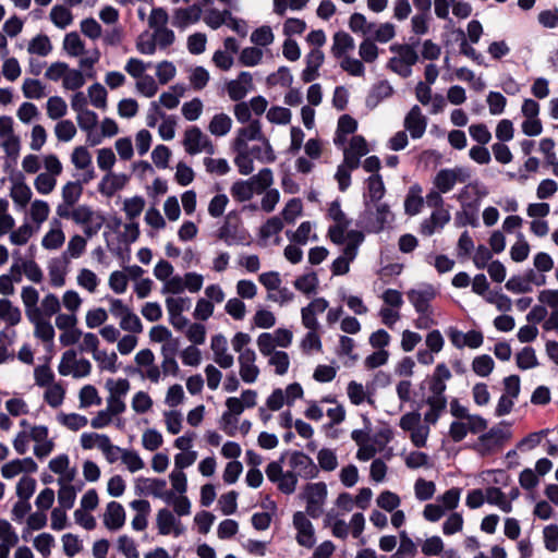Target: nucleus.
<instances>
[{"mask_svg":"<svg viewBox=\"0 0 558 558\" xmlns=\"http://www.w3.org/2000/svg\"><path fill=\"white\" fill-rule=\"evenodd\" d=\"M447 405H428V410L422 416L420 412L413 411L403 414L400 417L399 426L402 430L409 433V437L413 446L423 448L427 444L430 433V425H435Z\"/></svg>","mask_w":558,"mask_h":558,"instance_id":"f257e3e1","label":"nucleus"},{"mask_svg":"<svg viewBox=\"0 0 558 558\" xmlns=\"http://www.w3.org/2000/svg\"><path fill=\"white\" fill-rule=\"evenodd\" d=\"M265 135L262 131L259 120H252L247 125L238 129L232 141L231 147L235 151L234 163L243 170H250L248 160L246 159V147L250 142H258Z\"/></svg>","mask_w":558,"mask_h":558,"instance_id":"f03ea898","label":"nucleus"},{"mask_svg":"<svg viewBox=\"0 0 558 558\" xmlns=\"http://www.w3.org/2000/svg\"><path fill=\"white\" fill-rule=\"evenodd\" d=\"M511 438L510 424L502 422L482 434L471 448L481 457H487L497 452Z\"/></svg>","mask_w":558,"mask_h":558,"instance_id":"7ed1b4c3","label":"nucleus"},{"mask_svg":"<svg viewBox=\"0 0 558 558\" xmlns=\"http://www.w3.org/2000/svg\"><path fill=\"white\" fill-rule=\"evenodd\" d=\"M363 241L364 234L362 231L351 230L347 233L342 252L330 266L332 276H343L350 271V265L356 258L359 247Z\"/></svg>","mask_w":558,"mask_h":558,"instance_id":"20e7f679","label":"nucleus"},{"mask_svg":"<svg viewBox=\"0 0 558 558\" xmlns=\"http://www.w3.org/2000/svg\"><path fill=\"white\" fill-rule=\"evenodd\" d=\"M395 216L385 203L372 206L365 202V211L360 218V225L367 232L378 233L393 222Z\"/></svg>","mask_w":558,"mask_h":558,"instance_id":"39448f33","label":"nucleus"},{"mask_svg":"<svg viewBox=\"0 0 558 558\" xmlns=\"http://www.w3.org/2000/svg\"><path fill=\"white\" fill-rule=\"evenodd\" d=\"M45 171L37 174L34 180V186L38 194L49 195L57 186L58 177L63 171L60 159L54 154H48L43 157Z\"/></svg>","mask_w":558,"mask_h":558,"instance_id":"423d86ee","label":"nucleus"},{"mask_svg":"<svg viewBox=\"0 0 558 558\" xmlns=\"http://www.w3.org/2000/svg\"><path fill=\"white\" fill-rule=\"evenodd\" d=\"M169 15L162 8H154L148 16V26L156 41L158 49H167L174 40L175 35L172 29L168 27Z\"/></svg>","mask_w":558,"mask_h":558,"instance_id":"0eeeda50","label":"nucleus"},{"mask_svg":"<svg viewBox=\"0 0 558 558\" xmlns=\"http://www.w3.org/2000/svg\"><path fill=\"white\" fill-rule=\"evenodd\" d=\"M393 56L388 61V68L402 77L412 74V66L418 61L416 50L407 44H395L390 46Z\"/></svg>","mask_w":558,"mask_h":558,"instance_id":"6e6552de","label":"nucleus"},{"mask_svg":"<svg viewBox=\"0 0 558 558\" xmlns=\"http://www.w3.org/2000/svg\"><path fill=\"white\" fill-rule=\"evenodd\" d=\"M327 496L328 488L324 482L306 484L301 494L305 501V513L313 519L319 518L324 513Z\"/></svg>","mask_w":558,"mask_h":558,"instance_id":"1a4fd4ad","label":"nucleus"},{"mask_svg":"<svg viewBox=\"0 0 558 558\" xmlns=\"http://www.w3.org/2000/svg\"><path fill=\"white\" fill-rule=\"evenodd\" d=\"M58 372L61 376L84 378L90 374L92 363L87 359L78 357L74 350H68L61 355Z\"/></svg>","mask_w":558,"mask_h":558,"instance_id":"9d476101","label":"nucleus"},{"mask_svg":"<svg viewBox=\"0 0 558 558\" xmlns=\"http://www.w3.org/2000/svg\"><path fill=\"white\" fill-rule=\"evenodd\" d=\"M73 221L83 227L87 238H92L102 228L105 217L100 211H96L87 205H80L74 208Z\"/></svg>","mask_w":558,"mask_h":558,"instance_id":"9b49d317","label":"nucleus"},{"mask_svg":"<svg viewBox=\"0 0 558 558\" xmlns=\"http://www.w3.org/2000/svg\"><path fill=\"white\" fill-rule=\"evenodd\" d=\"M293 340V333L287 328H278L272 332H263L257 337L256 344L260 354L276 352V348H289Z\"/></svg>","mask_w":558,"mask_h":558,"instance_id":"f8f14e48","label":"nucleus"},{"mask_svg":"<svg viewBox=\"0 0 558 558\" xmlns=\"http://www.w3.org/2000/svg\"><path fill=\"white\" fill-rule=\"evenodd\" d=\"M328 217L332 220V225L328 228V236L330 241L337 245L343 244L347 233L350 231L351 221L342 211L338 202H332L328 208Z\"/></svg>","mask_w":558,"mask_h":558,"instance_id":"ddd939ff","label":"nucleus"},{"mask_svg":"<svg viewBox=\"0 0 558 558\" xmlns=\"http://www.w3.org/2000/svg\"><path fill=\"white\" fill-rule=\"evenodd\" d=\"M183 147L186 154L194 156L202 153L213 155L215 146L210 138L197 126H190L184 132Z\"/></svg>","mask_w":558,"mask_h":558,"instance_id":"4468645a","label":"nucleus"},{"mask_svg":"<svg viewBox=\"0 0 558 558\" xmlns=\"http://www.w3.org/2000/svg\"><path fill=\"white\" fill-rule=\"evenodd\" d=\"M304 390L299 383H292L286 389L277 388L272 390L266 399V408L270 411H279L284 404L292 405L295 400L303 398Z\"/></svg>","mask_w":558,"mask_h":558,"instance_id":"2eb2a0df","label":"nucleus"},{"mask_svg":"<svg viewBox=\"0 0 558 558\" xmlns=\"http://www.w3.org/2000/svg\"><path fill=\"white\" fill-rule=\"evenodd\" d=\"M267 478L277 484L278 489L287 495L295 492L298 485V477L291 471L284 472L281 461L270 462L265 470Z\"/></svg>","mask_w":558,"mask_h":558,"instance_id":"dca6fc26","label":"nucleus"},{"mask_svg":"<svg viewBox=\"0 0 558 558\" xmlns=\"http://www.w3.org/2000/svg\"><path fill=\"white\" fill-rule=\"evenodd\" d=\"M259 144L246 147V159L248 160L250 170H243L238 167V170L243 175H248L254 171V160L260 163H271L276 160V154L268 138L264 137L258 141Z\"/></svg>","mask_w":558,"mask_h":558,"instance_id":"f3484780","label":"nucleus"},{"mask_svg":"<svg viewBox=\"0 0 558 558\" xmlns=\"http://www.w3.org/2000/svg\"><path fill=\"white\" fill-rule=\"evenodd\" d=\"M292 526L295 531L298 545L305 548H313L316 544V534L308 515L303 511H296L292 517Z\"/></svg>","mask_w":558,"mask_h":558,"instance_id":"a211bd4d","label":"nucleus"},{"mask_svg":"<svg viewBox=\"0 0 558 558\" xmlns=\"http://www.w3.org/2000/svg\"><path fill=\"white\" fill-rule=\"evenodd\" d=\"M134 490L138 496L151 495L165 502L171 501V492L167 489V483L162 478L140 476L134 482Z\"/></svg>","mask_w":558,"mask_h":558,"instance_id":"6ab92c4d","label":"nucleus"},{"mask_svg":"<svg viewBox=\"0 0 558 558\" xmlns=\"http://www.w3.org/2000/svg\"><path fill=\"white\" fill-rule=\"evenodd\" d=\"M470 179V172L462 167L441 169L434 179V185L440 193L450 192L457 183H464Z\"/></svg>","mask_w":558,"mask_h":558,"instance_id":"aec40b11","label":"nucleus"},{"mask_svg":"<svg viewBox=\"0 0 558 558\" xmlns=\"http://www.w3.org/2000/svg\"><path fill=\"white\" fill-rule=\"evenodd\" d=\"M156 527L158 533L163 536L173 535L178 537L185 532V526L182 524L179 517L168 508H161L157 511Z\"/></svg>","mask_w":558,"mask_h":558,"instance_id":"412c9836","label":"nucleus"},{"mask_svg":"<svg viewBox=\"0 0 558 558\" xmlns=\"http://www.w3.org/2000/svg\"><path fill=\"white\" fill-rule=\"evenodd\" d=\"M283 229V220L278 216L268 218L258 230L259 245L264 247L278 246L282 242L280 235Z\"/></svg>","mask_w":558,"mask_h":558,"instance_id":"4be33fe9","label":"nucleus"},{"mask_svg":"<svg viewBox=\"0 0 558 558\" xmlns=\"http://www.w3.org/2000/svg\"><path fill=\"white\" fill-rule=\"evenodd\" d=\"M436 295L437 291L435 287L429 283L420 284L407 292L408 300L416 313L433 311L430 303Z\"/></svg>","mask_w":558,"mask_h":558,"instance_id":"5701e85b","label":"nucleus"},{"mask_svg":"<svg viewBox=\"0 0 558 558\" xmlns=\"http://www.w3.org/2000/svg\"><path fill=\"white\" fill-rule=\"evenodd\" d=\"M71 162L74 168L81 173L78 174L80 181L88 183L95 178V170L93 167L92 154L85 146H76L71 153Z\"/></svg>","mask_w":558,"mask_h":558,"instance_id":"b1692460","label":"nucleus"},{"mask_svg":"<svg viewBox=\"0 0 558 558\" xmlns=\"http://www.w3.org/2000/svg\"><path fill=\"white\" fill-rule=\"evenodd\" d=\"M288 463L290 471L305 480L315 478L318 475V468L311 457L301 451H293L289 458Z\"/></svg>","mask_w":558,"mask_h":558,"instance_id":"393cba45","label":"nucleus"},{"mask_svg":"<svg viewBox=\"0 0 558 558\" xmlns=\"http://www.w3.org/2000/svg\"><path fill=\"white\" fill-rule=\"evenodd\" d=\"M31 440L35 442L34 445V454L38 459H44L48 457L53 448L54 441L49 438V429L45 425H35L29 429Z\"/></svg>","mask_w":558,"mask_h":558,"instance_id":"a878e982","label":"nucleus"},{"mask_svg":"<svg viewBox=\"0 0 558 558\" xmlns=\"http://www.w3.org/2000/svg\"><path fill=\"white\" fill-rule=\"evenodd\" d=\"M65 243V233L62 228V222L53 218L49 222L48 230L41 238L40 245L44 250L49 252L59 251Z\"/></svg>","mask_w":558,"mask_h":558,"instance_id":"bb28decb","label":"nucleus"},{"mask_svg":"<svg viewBox=\"0 0 558 558\" xmlns=\"http://www.w3.org/2000/svg\"><path fill=\"white\" fill-rule=\"evenodd\" d=\"M329 306L325 298H315L306 306L301 308L302 325L306 329H318L317 315L323 314Z\"/></svg>","mask_w":558,"mask_h":558,"instance_id":"cd10ccee","label":"nucleus"},{"mask_svg":"<svg viewBox=\"0 0 558 558\" xmlns=\"http://www.w3.org/2000/svg\"><path fill=\"white\" fill-rule=\"evenodd\" d=\"M210 349L215 363L221 368L228 369L233 366L234 357L229 352L228 340L223 335L218 333L211 337Z\"/></svg>","mask_w":558,"mask_h":558,"instance_id":"c85d7f7f","label":"nucleus"},{"mask_svg":"<svg viewBox=\"0 0 558 558\" xmlns=\"http://www.w3.org/2000/svg\"><path fill=\"white\" fill-rule=\"evenodd\" d=\"M37 470V463L33 458L27 457L23 459H14L4 463L1 468V475L7 480H11L21 474L26 476L27 474L36 473Z\"/></svg>","mask_w":558,"mask_h":558,"instance_id":"c756f323","label":"nucleus"},{"mask_svg":"<svg viewBox=\"0 0 558 558\" xmlns=\"http://www.w3.org/2000/svg\"><path fill=\"white\" fill-rule=\"evenodd\" d=\"M226 89L231 100L239 101L243 99L254 89L252 74L245 71L241 72L236 78L227 83Z\"/></svg>","mask_w":558,"mask_h":558,"instance_id":"7c9ffc66","label":"nucleus"},{"mask_svg":"<svg viewBox=\"0 0 558 558\" xmlns=\"http://www.w3.org/2000/svg\"><path fill=\"white\" fill-rule=\"evenodd\" d=\"M125 510L118 501H110L107 504L105 512L102 513V523L109 531H119L125 524Z\"/></svg>","mask_w":558,"mask_h":558,"instance_id":"2f4dec72","label":"nucleus"},{"mask_svg":"<svg viewBox=\"0 0 558 558\" xmlns=\"http://www.w3.org/2000/svg\"><path fill=\"white\" fill-rule=\"evenodd\" d=\"M451 219V215L446 208L435 209L432 215L421 223L420 231L425 236H430L440 231Z\"/></svg>","mask_w":558,"mask_h":558,"instance_id":"473e14b6","label":"nucleus"},{"mask_svg":"<svg viewBox=\"0 0 558 558\" xmlns=\"http://www.w3.org/2000/svg\"><path fill=\"white\" fill-rule=\"evenodd\" d=\"M256 357L255 351H246L238 357L239 374L241 379L246 384H254L259 376Z\"/></svg>","mask_w":558,"mask_h":558,"instance_id":"72a5a7b5","label":"nucleus"},{"mask_svg":"<svg viewBox=\"0 0 558 558\" xmlns=\"http://www.w3.org/2000/svg\"><path fill=\"white\" fill-rule=\"evenodd\" d=\"M129 182L125 173L107 172L98 184V191L106 197H112L117 192L124 189Z\"/></svg>","mask_w":558,"mask_h":558,"instance_id":"f704fd0d","label":"nucleus"},{"mask_svg":"<svg viewBox=\"0 0 558 558\" xmlns=\"http://www.w3.org/2000/svg\"><path fill=\"white\" fill-rule=\"evenodd\" d=\"M49 470L58 475L57 483L73 482L76 476V470L70 466V458L62 453L49 461Z\"/></svg>","mask_w":558,"mask_h":558,"instance_id":"c9c22d12","label":"nucleus"},{"mask_svg":"<svg viewBox=\"0 0 558 558\" xmlns=\"http://www.w3.org/2000/svg\"><path fill=\"white\" fill-rule=\"evenodd\" d=\"M201 17L202 9L198 5L178 8L172 12V25L177 28L184 29L197 23Z\"/></svg>","mask_w":558,"mask_h":558,"instance_id":"e433bc0d","label":"nucleus"},{"mask_svg":"<svg viewBox=\"0 0 558 558\" xmlns=\"http://www.w3.org/2000/svg\"><path fill=\"white\" fill-rule=\"evenodd\" d=\"M367 153L368 147L365 138L361 135H355L351 138L349 147L344 149L343 159L351 168H357L360 166V158Z\"/></svg>","mask_w":558,"mask_h":558,"instance_id":"4c0bfd02","label":"nucleus"},{"mask_svg":"<svg viewBox=\"0 0 558 558\" xmlns=\"http://www.w3.org/2000/svg\"><path fill=\"white\" fill-rule=\"evenodd\" d=\"M34 326V336L44 343L51 344L56 337V330L50 320L39 314L27 317Z\"/></svg>","mask_w":558,"mask_h":558,"instance_id":"58836bf2","label":"nucleus"},{"mask_svg":"<svg viewBox=\"0 0 558 558\" xmlns=\"http://www.w3.org/2000/svg\"><path fill=\"white\" fill-rule=\"evenodd\" d=\"M404 126L412 138H421L427 126V120L418 106H413L404 120Z\"/></svg>","mask_w":558,"mask_h":558,"instance_id":"ea45409f","label":"nucleus"},{"mask_svg":"<svg viewBox=\"0 0 558 558\" xmlns=\"http://www.w3.org/2000/svg\"><path fill=\"white\" fill-rule=\"evenodd\" d=\"M324 52L317 48L312 49L305 57L306 66L302 72V80L306 83L315 81L319 76V68L324 63Z\"/></svg>","mask_w":558,"mask_h":558,"instance_id":"a19ab883","label":"nucleus"},{"mask_svg":"<svg viewBox=\"0 0 558 558\" xmlns=\"http://www.w3.org/2000/svg\"><path fill=\"white\" fill-rule=\"evenodd\" d=\"M9 194L17 209L26 208L33 197L32 189L23 179L12 182Z\"/></svg>","mask_w":558,"mask_h":558,"instance_id":"79ce46f5","label":"nucleus"},{"mask_svg":"<svg viewBox=\"0 0 558 558\" xmlns=\"http://www.w3.org/2000/svg\"><path fill=\"white\" fill-rule=\"evenodd\" d=\"M19 543V535L7 520L0 519V558H9L12 547Z\"/></svg>","mask_w":558,"mask_h":558,"instance_id":"37998d69","label":"nucleus"},{"mask_svg":"<svg viewBox=\"0 0 558 558\" xmlns=\"http://www.w3.org/2000/svg\"><path fill=\"white\" fill-rule=\"evenodd\" d=\"M178 343L173 342L171 345L166 343L161 347V365L160 368L162 371L163 376H173L177 377L180 372L179 364L174 357V351L177 349Z\"/></svg>","mask_w":558,"mask_h":558,"instance_id":"c03bdc74","label":"nucleus"},{"mask_svg":"<svg viewBox=\"0 0 558 558\" xmlns=\"http://www.w3.org/2000/svg\"><path fill=\"white\" fill-rule=\"evenodd\" d=\"M14 272H16L17 276H20V272H23L25 277L34 283L41 282L44 278V272L41 268L33 259L22 260L20 265L13 264L11 266V274L13 275Z\"/></svg>","mask_w":558,"mask_h":558,"instance_id":"a18cd8bd","label":"nucleus"},{"mask_svg":"<svg viewBox=\"0 0 558 558\" xmlns=\"http://www.w3.org/2000/svg\"><path fill=\"white\" fill-rule=\"evenodd\" d=\"M355 48L353 37L345 32H338L333 35L331 52L336 58L342 59Z\"/></svg>","mask_w":558,"mask_h":558,"instance_id":"49530a36","label":"nucleus"},{"mask_svg":"<svg viewBox=\"0 0 558 558\" xmlns=\"http://www.w3.org/2000/svg\"><path fill=\"white\" fill-rule=\"evenodd\" d=\"M347 396L350 402L354 405H360L364 402L373 403V393L366 386L355 380H351L348 384Z\"/></svg>","mask_w":558,"mask_h":558,"instance_id":"de8ad7c7","label":"nucleus"},{"mask_svg":"<svg viewBox=\"0 0 558 558\" xmlns=\"http://www.w3.org/2000/svg\"><path fill=\"white\" fill-rule=\"evenodd\" d=\"M21 300L24 305L26 317L39 314V292L32 286H25L21 290Z\"/></svg>","mask_w":558,"mask_h":558,"instance_id":"09e8293b","label":"nucleus"},{"mask_svg":"<svg viewBox=\"0 0 558 558\" xmlns=\"http://www.w3.org/2000/svg\"><path fill=\"white\" fill-rule=\"evenodd\" d=\"M423 205L424 198L422 197V187L414 184L409 189L404 199V211L410 216H415L422 210Z\"/></svg>","mask_w":558,"mask_h":558,"instance_id":"8fccbe9b","label":"nucleus"},{"mask_svg":"<svg viewBox=\"0 0 558 558\" xmlns=\"http://www.w3.org/2000/svg\"><path fill=\"white\" fill-rule=\"evenodd\" d=\"M57 484L59 486V490H58L59 506L58 507L65 508L69 510L72 509L75 504L76 494L81 489V486H78L76 488L72 484V482H60Z\"/></svg>","mask_w":558,"mask_h":558,"instance_id":"3c124183","label":"nucleus"},{"mask_svg":"<svg viewBox=\"0 0 558 558\" xmlns=\"http://www.w3.org/2000/svg\"><path fill=\"white\" fill-rule=\"evenodd\" d=\"M62 49L71 58H77L85 54V43L75 32L68 33L62 43Z\"/></svg>","mask_w":558,"mask_h":558,"instance_id":"603ef678","label":"nucleus"},{"mask_svg":"<svg viewBox=\"0 0 558 558\" xmlns=\"http://www.w3.org/2000/svg\"><path fill=\"white\" fill-rule=\"evenodd\" d=\"M486 502L497 507L505 513L512 511V502L508 499L507 495L498 487L486 488Z\"/></svg>","mask_w":558,"mask_h":558,"instance_id":"864d4df0","label":"nucleus"},{"mask_svg":"<svg viewBox=\"0 0 558 558\" xmlns=\"http://www.w3.org/2000/svg\"><path fill=\"white\" fill-rule=\"evenodd\" d=\"M76 284L88 293L94 294L97 292L100 279L92 269L81 268L76 275Z\"/></svg>","mask_w":558,"mask_h":558,"instance_id":"5fc2aeb1","label":"nucleus"},{"mask_svg":"<svg viewBox=\"0 0 558 558\" xmlns=\"http://www.w3.org/2000/svg\"><path fill=\"white\" fill-rule=\"evenodd\" d=\"M56 420L61 426L72 432L80 430L88 424V418L85 415L78 413L59 412L56 416Z\"/></svg>","mask_w":558,"mask_h":558,"instance_id":"6e6d98bb","label":"nucleus"},{"mask_svg":"<svg viewBox=\"0 0 558 558\" xmlns=\"http://www.w3.org/2000/svg\"><path fill=\"white\" fill-rule=\"evenodd\" d=\"M314 226L310 221L302 222L295 231H287V236L291 242L299 245H305L310 240H317L313 231Z\"/></svg>","mask_w":558,"mask_h":558,"instance_id":"4d7b16f0","label":"nucleus"},{"mask_svg":"<svg viewBox=\"0 0 558 558\" xmlns=\"http://www.w3.org/2000/svg\"><path fill=\"white\" fill-rule=\"evenodd\" d=\"M50 206L44 199H34L29 203L28 216L32 222L40 227L49 217Z\"/></svg>","mask_w":558,"mask_h":558,"instance_id":"13d9d810","label":"nucleus"},{"mask_svg":"<svg viewBox=\"0 0 558 558\" xmlns=\"http://www.w3.org/2000/svg\"><path fill=\"white\" fill-rule=\"evenodd\" d=\"M43 398L49 407L57 409L64 402L65 388L62 383L57 381L45 388Z\"/></svg>","mask_w":558,"mask_h":558,"instance_id":"bf43d9fd","label":"nucleus"},{"mask_svg":"<svg viewBox=\"0 0 558 558\" xmlns=\"http://www.w3.org/2000/svg\"><path fill=\"white\" fill-rule=\"evenodd\" d=\"M0 317L9 326H16L22 320L21 310L10 300L0 299Z\"/></svg>","mask_w":558,"mask_h":558,"instance_id":"052dcab7","label":"nucleus"},{"mask_svg":"<svg viewBox=\"0 0 558 558\" xmlns=\"http://www.w3.org/2000/svg\"><path fill=\"white\" fill-rule=\"evenodd\" d=\"M231 128L232 119L226 113L215 114L208 124V131L217 137L226 136L231 131Z\"/></svg>","mask_w":558,"mask_h":558,"instance_id":"680f3d73","label":"nucleus"},{"mask_svg":"<svg viewBox=\"0 0 558 558\" xmlns=\"http://www.w3.org/2000/svg\"><path fill=\"white\" fill-rule=\"evenodd\" d=\"M87 241L80 234H74L66 243V248L62 254L65 262L81 257L86 250Z\"/></svg>","mask_w":558,"mask_h":558,"instance_id":"e2e57ef3","label":"nucleus"},{"mask_svg":"<svg viewBox=\"0 0 558 558\" xmlns=\"http://www.w3.org/2000/svg\"><path fill=\"white\" fill-rule=\"evenodd\" d=\"M154 408V400L148 392L144 390L136 391L131 399V409L137 415H144Z\"/></svg>","mask_w":558,"mask_h":558,"instance_id":"0e129e2a","label":"nucleus"},{"mask_svg":"<svg viewBox=\"0 0 558 558\" xmlns=\"http://www.w3.org/2000/svg\"><path fill=\"white\" fill-rule=\"evenodd\" d=\"M36 229L29 222H23L19 228L9 232V241L12 245L23 246L35 234Z\"/></svg>","mask_w":558,"mask_h":558,"instance_id":"69168bd1","label":"nucleus"},{"mask_svg":"<svg viewBox=\"0 0 558 558\" xmlns=\"http://www.w3.org/2000/svg\"><path fill=\"white\" fill-rule=\"evenodd\" d=\"M46 113L51 120H61L68 113V104L61 96H51L46 101Z\"/></svg>","mask_w":558,"mask_h":558,"instance_id":"338daca9","label":"nucleus"},{"mask_svg":"<svg viewBox=\"0 0 558 558\" xmlns=\"http://www.w3.org/2000/svg\"><path fill=\"white\" fill-rule=\"evenodd\" d=\"M393 94L392 86L387 81H381L373 86L367 96L366 104L368 107H376L381 100L389 98Z\"/></svg>","mask_w":558,"mask_h":558,"instance_id":"774afa93","label":"nucleus"}]
</instances>
